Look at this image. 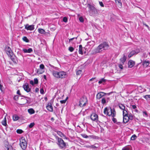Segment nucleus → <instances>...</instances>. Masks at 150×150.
Here are the masks:
<instances>
[{"label":"nucleus","instance_id":"1","mask_svg":"<svg viewBox=\"0 0 150 150\" xmlns=\"http://www.w3.org/2000/svg\"><path fill=\"white\" fill-rule=\"evenodd\" d=\"M109 47V45L108 43L106 42H103L93 50V53L96 54L100 52L103 50H107Z\"/></svg>","mask_w":150,"mask_h":150},{"label":"nucleus","instance_id":"2","mask_svg":"<svg viewBox=\"0 0 150 150\" xmlns=\"http://www.w3.org/2000/svg\"><path fill=\"white\" fill-rule=\"evenodd\" d=\"M52 73L54 76L58 79H64L67 76V73L63 71H57L53 70Z\"/></svg>","mask_w":150,"mask_h":150},{"label":"nucleus","instance_id":"3","mask_svg":"<svg viewBox=\"0 0 150 150\" xmlns=\"http://www.w3.org/2000/svg\"><path fill=\"white\" fill-rule=\"evenodd\" d=\"M104 113L105 114L112 117H115L116 115V112L115 109H112L111 107L105 108L104 110Z\"/></svg>","mask_w":150,"mask_h":150},{"label":"nucleus","instance_id":"4","mask_svg":"<svg viewBox=\"0 0 150 150\" xmlns=\"http://www.w3.org/2000/svg\"><path fill=\"white\" fill-rule=\"evenodd\" d=\"M87 98L86 96H83L79 100V106L81 107L85 106L87 103Z\"/></svg>","mask_w":150,"mask_h":150},{"label":"nucleus","instance_id":"5","mask_svg":"<svg viewBox=\"0 0 150 150\" xmlns=\"http://www.w3.org/2000/svg\"><path fill=\"white\" fill-rule=\"evenodd\" d=\"M20 144L22 149H25L26 148L27 142L24 137H21L20 140Z\"/></svg>","mask_w":150,"mask_h":150},{"label":"nucleus","instance_id":"6","mask_svg":"<svg viewBox=\"0 0 150 150\" xmlns=\"http://www.w3.org/2000/svg\"><path fill=\"white\" fill-rule=\"evenodd\" d=\"M58 142L57 144L60 148H65L67 147L66 143L62 139L58 138Z\"/></svg>","mask_w":150,"mask_h":150},{"label":"nucleus","instance_id":"7","mask_svg":"<svg viewBox=\"0 0 150 150\" xmlns=\"http://www.w3.org/2000/svg\"><path fill=\"white\" fill-rule=\"evenodd\" d=\"M112 93L113 92H111L109 93H106L103 92H101L97 93L96 96V97L97 99H100L105 95H109Z\"/></svg>","mask_w":150,"mask_h":150},{"label":"nucleus","instance_id":"8","mask_svg":"<svg viewBox=\"0 0 150 150\" xmlns=\"http://www.w3.org/2000/svg\"><path fill=\"white\" fill-rule=\"evenodd\" d=\"M125 111H123V122L124 123H127L129 120L128 119V112H126V114H125Z\"/></svg>","mask_w":150,"mask_h":150},{"label":"nucleus","instance_id":"9","mask_svg":"<svg viewBox=\"0 0 150 150\" xmlns=\"http://www.w3.org/2000/svg\"><path fill=\"white\" fill-rule=\"evenodd\" d=\"M23 87L24 90L27 92H29L31 91V87L27 83H26L23 85Z\"/></svg>","mask_w":150,"mask_h":150},{"label":"nucleus","instance_id":"10","mask_svg":"<svg viewBox=\"0 0 150 150\" xmlns=\"http://www.w3.org/2000/svg\"><path fill=\"white\" fill-rule=\"evenodd\" d=\"M5 51L8 56L11 55H13V54L11 48L8 46L6 47Z\"/></svg>","mask_w":150,"mask_h":150},{"label":"nucleus","instance_id":"11","mask_svg":"<svg viewBox=\"0 0 150 150\" xmlns=\"http://www.w3.org/2000/svg\"><path fill=\"white\" fill-rule=\"evenodd\" d=\"M91 118L93 121H97L98 120V116L96 113H93L91 115Z\"/></svg>","mask_w":150,"mask_h":150},{"label":"nucleus","instance_id":"12","mask_svg":"<svg viewBox=\"0 0 150 150\" xmlns=\"http://www.w3.org/2000/svg\"><path fill=\"white\" fill-rule=\"evenodd\" d=\"M25 28L27 30H33L34 29V25H29L27 24L25 25Z\"/></svg>","mask_w":150,"mask_h":150},{"label":"nucleus","instance_id":"13","mask_svg":"<svg viewBox=\"0 0 150 150\" xmlns=\"http://www.w3.org/2000/svg\"><path fill=\"white\" fill-rule=\"evenodd\" d=\"M88 6L90 9V11H92L94 13H95L96 12H97L96 9L93 6L89 4H88Z\"/></svg>","mask_w":150,"mask_h":150},{"label":"nucleus","instance_id":"14","mask_svg":"<svg viewBox=\"0 0 150 150\" xmlns=\"http://www.w3.org/2000/svg\"><path fill=\"white\" fill-rule=\"evenodd\" d=\"M47 109L50 112H52L53 111L52 106L51 103H49L46 106Z\"/></svg>","mask_w":150,"mask_h":150},{"label":"nucleus","instance_id":"15","mask_svg":"<svg viewBox=\"0 0 150 150\" xmlns=\"http://www.w3.org/2000/svg\"><path fill=\"white\" fill-rule=\"evenodd\" d=\"M9 57H10L11 59L14 63H17L18 61L16 59V57L13 54V55H11L9 56Z\"/></svg>","mask_w":150,"mask_h":150},{"label":"nucleus","instance_id":"16","mask_svg":"<svg viewBox=\"0 0 150 150\" xmlns=\"http://www.w3.org/2000/svg\"><path fill=\"white\" fill-rule=\"evenodd\" d=\"M119 108L122 110H123V111H126V112H127V109L125 108L124 105L122 104L119 103Z\"/></svg>","mask_w":150,"mask_h":150},{"label":"nucleus","instance_id":"17","mask_svg":"<svg viewBox=\"0 0 150 150\" xmlns=\"http://www.w3.org/2000/svg\"><path fill=\"white\" fill-rule=\"evenodd\" d=\"M135 64V62L132 60H129L128 62V65L129 67L130 68H132L133 67Z\"/></svg>","mask_w":150,"mask_h":150},{"label":"nucleus","instance_id":"18","mask_svg":"<svg viewBox=\"0 0 150 150\" xmlns=\"http://www.w3.org/2000/svg\"><path fill=\"white\" fill-rule=\"evenodd\" d=\"M23 51L25 53H30L33 51L32 49L31 48H29L28 49H23Z\"/></svg>","mask_w":150,"mask_h":150},{"label":"nucleus","instance_id":"19","mask_svg":"<svg viewBox=\"0 0 150 150\" xmlns=\"http://www.w3.org/2000/svg\"><path fill=\"white\" fill-rule=\"evenodd\" d=\"M126 59V57L124 54H123L122 58L120 59V62L121 64H124Z\"/></svg>","mask_w":150,"mask_h":150},{"label":"nucleus","instance_id":"20","mask_svg":"<svg viewBox=\"0 0 150 150\" xmlns=\"http://www.w3.org/2000/svg\"><path fill=\"white\" fill-rule=\"evenodd\" d=\"M137 53H136V52L135 51H132L129 54L128 57L129 58H130L134 54H136Z\"/></svg>","mask_w":150,"mask_h":150},{"label":"nucleus","instance_id":"21","mask_svg":"<svg viewBox=\"0 0 150 150\" xmlns=\"http://www.w3.org/2000/svg\"><path fill=\"white\" fill-rule=\"evenodd\" d=\"M115 3L119 7H121L122 2L121 0H115Z\"/></svg>","mask_w":150,"mask_h":150},{"label":"nucleus","instance_id":"22","mask_svg":"<svg viewBox=\"0 0 150 150\" xmlns=\"http://www.w3.org/2000/svg\"><path fill=\"white\" fill-rule=\"evenodd\" d=\"M82 47L81 45H80L79 46V52L80 54H81V55L83 54V53L82 51Z\"/></svg>","mask_w":150,"mask_h":150},{"label":"nucleus","instance_id":"23","mask_svg":"<svg viewBox=\"0 0 150 150\" xmlns=\"http://www.w3.org/2000/svg\"><path fill=\"white\" fill-rule=\"evenodd\" d=\"M149 64V61L145 60L143 62V65L146 66V67H148Z\"/></svg>","mask_w":150,"mask_h":150},{"label":"nucleus","instance_id":"24","mask_svg":"<svg viewBox=\"0 0 150 150\" xmlns=\"http://www.w3.org/2000/svg\"><path fill=\"white\" fill-rule=\"evenodd\" d=\"M28 112L30 114H32L35 113V111L33 108H30L28 110Z\"/></svg>","mask_w":150,"mask_h":150},{"label":"nucleus","instance_id":"25","mask_svg":"<svg viewBox=\"0 0 150 150\" xmlns=\"http://www.w3.org/2000/svg\"><path fill=\"white\" fill-rule=\"evenodd\" d=\"M1 123L2 125L5 126H6L7 125L6 123V117H5L4 118V120L2 121Z\"/></svg>","mask_w":150,"mask_h":150},{"label":"nucleus","instance_id":"26","mask_svg":"<svg viewBox=\"0 0 150 150\" xmlns=\"http://www.w3.org/2000/svg\"><path fill=\"white\" fill-rule=\"evenodd\" d=\"M38 32L42 34H45L46 33V32L45 30L42 28H39L38 29Z\"/></svg>","mask_w":150,"mask_h":150},{"label":"nucleus","instance_id":"27","mask_svg":"<svg viewBox=\"0 0 150 150\" xmlns=\"http://www.w3.org/2000/svg\"><path fill=\"white\" fill-rule=\"evenodd\" d=\"M21 96V97H23L24 98H25L26 99H25V100H26V103H30V102L29 100H30V98L29 97H26V96H23V95H20Z\"/></svg>","mask_w":150,"mask_h":150},{"label":"nucleus","instance_id":"28","mask_svg":"<svg viewBox=\"0 0 150 150\" xmlns=\"http://www.w3.org/2000/svg\"><path fill=\"white\" fill-rule=\"evenodd\" d=\"M22 39H23V41H25L26 42H29V41L28 40V39L25 36H24L23 37Z\"/></svg>","mask_w":150,"mask_h":150},{"label":"nucleus","instance_id":"29","mask_svg":"<svg viewBox=\"0 0 150 150\" xmlns=\"http://www.w3.org/2000/svg\"><path fill=\"white\" fill-rule=\"evenodd\" d=\"M13 120L14 121H16L19 119V117L16 115H15L13 116Z\"/></svg>","mask_w":150,"mask_h":150},{"label":"nucleus","instance_id":"30","mask_svg":"<svg viewBox=\"0 0 150 150\" xmlns=\"http://www.w3.org/2000/svg\"><path fill=\"white\" fill-rule=\"evenodd\" d=\"M137 138V137L135 134H134L132 136L131 138V140H134Z\"/></svg>","mask_w":150,"mask_h":150},{"label":"nucleus","instance_id":"31","mask_svg":"<svg viewBox=\"0 0 150 150\" xmlns=\"http://www.w3.org/2000/svg\"><path fill=\"white\" fill-rule=\"evenodd\" d=\"M106 103V99L105 98H103L101 100V103L103 104H105Z\"/></svg>","mask_w":150,"mask_h":150},{"label":"nucleus","instance_id":"32","mask_svg":"<svg viewBox=\"0 0 150 150\" xmlns=\"http://www.w3.org/2000/svg\"><path fill=\"white\" fill-rule=\"evenodd\" d=\"M106 80L104 79V78H102L98 81V83L99 84H101L103 82H105L106 81Z\"/></svg>","mask_w":150,"mask_h":150},{"label":"nucleus","instance_id":"33","mask_svg":"<svg viewBox=\"0 0 150 150\" xmlns=\"http://www.w3.org/2000/svg\"><path fill=\"white\" fill-rule=\"evenodd\" d=\"M68 97H67L66 98L65 100H60V103L62 104L65 103L66 102L68 99Z\"/></svg>","mask_w":150,"mask_h":150},{"label":"nucleus","instance_id":"34","mask_svg":"<svg viewBox=\"0 0 150 150\" xmlns=\"http://www.w3.org/2000/svg\"><path fill=\"white\" fill-rule=\"evenodd\" d=\"M144 97L146 100H148L149 98L150 99V95H146L144 96Z\"/></svg>","mask_w":150,"mask_h":150},{"label":"nucleus","instance_id":"35","mask_svg":"<svg viewBox=\"0 0 150 150\" xmlns=\"http://www.w3.org/2000/svg\"><path fill=\"white\" fill-rule=\"evenodd\" d=\"M57 134L59 136H60L61 137H62V136L64 135L61 132L58 131L57 132Z\"/></svg>","mask_w":150,"mask_h":150},{"label":"nucleus","instance_id":"36","mask_svg":"<svg viewBox=\"0 0 150 150\" xmlns=\"http://www.w3.org/2000/svg\"><path fill=\"white\" fill-rule=\"evenodd\" d=\"M23 132V131L21 129H18L16 130V132L18 134H21Z\"/></svg>","mask_w":150,"mask_h":150},{"label":"nucleus","instance_id":"37","mask_svg":"<svg viewBox=\"0 0 150 150\" xmlns=\"http://www.w3.org/2000/svg\"><path fill=\"white\" fill-rule=\"evenodd\" d=\"M130 148L128 146H126L122 148V150H129Z\"/></svg>","mask_w":150,"mask_h":150},{"label":"nucleus","instance_id":"38","mask_svg":"<svg viewBox=\"0 0 150 150\" xmlns=\"http://www.w3.org/2000/svg\"><path fill=\"white\" fill-rule=\"evenodd\" d=\"M35 125V123L34 122L31 123L28 126L30 128H32Z\"/></svg>","mask_w":150,"mask_h":150},{"label":"nucleus","instance_id":"39","mask_svg":"<svg viewBox=\"0 0 150 150\" xmlns=\"http://www.w3.org/2000/svg\"><path fill=\"white\" fill-rule=\"evenodd\" d=\"M128 119L129 120H132L133 119V117L132 116V114H129V115H128Z\"/></svg>","mask_w":150,"mask_h":150},{"label":"nucleus","instance_id":"40","mask_svg":"<svg viewBox=\"0 0 150 150\" xmlns=\"http://www.w3.org/2000/svg\"><path fill=\"white\" fill-rule=\"evenodd\" d=\"M67 21H68L67 18L66 17H65L63 18V21L64 22L66 23L67 22Z\"/></svg>","mask_w":150,"mask_h":150},{"label":"nucleus","instance_id":"41","mask_svg":"<svg viewBox=\"0 0 150 150\" xmlns=\"http://www.w3.org/2000/svg\"><path fill=\"white\" fill-rule=\"evenodd\" d=\"M74 48L71 47H70L69 48V50L71 52H73L74 51Z\"/></svg>","mask_w":150,"mask_h":150},{"label":"nucleus","instance_id":"42","mask_svg":"<svg viewBox=\"0 0 150 150\" xmlns=\"http://www.w3.org/2000/svg\"><path fill=\"white\" fill-rule=\"evenodd\" d=\"M34 83L35 84H37L38 83V80L37 78H35L34 79Z\"/></svg>","mask_w":150,"mask_h":150},{"label":"nucleus","instance_id":"43","mask_svg":"<svg viewBox=\"0 0 150 150\" xmlns=\"http://www.w3.org/2000/svg\"><path fill=\"white\" fill-rule=\"evenodd\" d=\"M132 108L133 109H135V111L136 112H138L137 110L136 109V108H137V106L135 105H132Z\"/></svg>","mask_w":150,"mask_h":150},{"label":"nucleus","instance_id":"44","mask_svg":"<svg viewBox=\"0 0 150 150\" xmlns=\"http://www.w3.org/2000/svg\"><path fill=\"white\" fill-rule=\"evenodd\" d=\"M45 67L44 66L43 64H41L40 66V69H43Z\"/></svg>","mask_w":150,"mask_h":150},{"label":"nucleus","instance_id":"45","mask_svg":"<svg viewBox=\"0 0 150 150\" xmlns=\"http://www.w3.org/2000/svg\"><path fill=\"white\" fill-rule=\"evenodd\" d=\"M79 20L81 22H83L84 21V20L83 18L82 17H80Z\"/></svg>","mask_w":150,"mask_h":150},{"label":"nucleus","instance_id":"46","mask_svg":"<svg viewBox=\"0 0 150 150\" xmlns=\"http://www.w3.org/2000/svg\"><path fill=\"white\" fill-rule=\"evenodd\" d=\"M82 72L81 70H79L76 72V74L77 75H79L81 74Z\"/></svg>","mask_w":150,"mask_h":150},{"label":"nucleus","instance_id":"47","mask_svg":"<svg viewBox=\"0 0 150 150\" xmlns=\"http://www.w3.org/2000/svg\"><path fill=\"white\" fill-rule=\"evenodd\" d=\"M99 4L102 7H103L104 6V5L102 2L99 1Z\"/></svg>","mask_w":150,"mask_h":150},{"label":"nucleus","instance_id":"48","mask_svg":"<svg viewBox=\"0 0 150 150\" xmlns=\"http://www.w3.org/2000/svg\"><path fill=\"white\" fill-rule=\"evenodd\" d=\"M77 37L76 38H73L69 39V42H70L72 40H73L74 39H75L76 40L77 39Z\"/></svg>","mask_w":150,"mask_h":150},{"label":"nucleus","instance_id":"49","mask_svg":"<svg viewBox=\"0 0 150 150\" xmlns=\"http://www.w3.org/2000/svg\"><path fill=\"white\" fill-rule=\"evenodd\" d=\"M37 73L39 74H40L42 73V72L39 69H38Z\"/></svg>","mask_w":150,"mask_h":150},{"label":"nucleus","instance_id":"50","mask_svg":"<svg viewBox=\"0 0 150 150\" xmlns=\"http://www.w3.org/2000/svg\"><path fill=\"white\" fill-rule=\"evenodd\" d=\"M18 98V96H15L14 97V99L15 100H17Z\"/></svg>","mask_w":150,"mask_h":150},{"label":"nucleus","instance_id":"51","mask_svg":"<svg viewBox=\"0 0 150 150\" xmlns=\"http://www.w3.org/2000/svg\"><path fill=\"white\" fill-rule=\"evenodd\" d=\"M112 120L113 122L114 123L116 122L117 121L116 119L115 118H114V117H113L112 118Z\"/></svg>","mask_w":150,"mask_h":150},{"label":"nucleus","instance_id":"52","mask_svg":"<svg viewBox=\"0 0 150 150\" xmlns=\"http://www.w3.org/2000/svg\"><path fill=\"white\" fill-rule=\"evenodd\" d=\"M40 92L41 94H43L44 93V91L43 89L41 88L40 90Z\"/></svg>","mask_w":150,"mask_h":150},{"label":"nucleus","instance_id":"53","mask_svg":"<svg viewBox=\"0 0 150 150\" xmlns=\"http://www.w3.org/2000/svg\"><path fill=\"white\" fill-rule=\"evenodd\" d=\"M122 64H121L119 65V68L121 69H123Z\"/></svg>","mask_w":150,"mask_h":150},{"label":"nucleus","instance_id":"54","mask_svg":"<svg viewBox=\"0 0 150 150\" xmlns=\"http://www.w3.org/2000/svg\"><path fill=\"white\" fill-rule=\"evenodd\" d=\"M143 113L144 114V115H145L146 117L148 116V114L146 111H144Z\"/></svg>","mask_w":150,"mask_h":150},{"label":"nucleus","instance_id":"55","mask_svg":"<svg viewBox=\"0 0 150 150\" xmlns=\"http://www.w3.org/2000/svg\"><path fill=\"white\" fill-rule=\"evenodd\" d=\"M17 94L19 95H21V94L20 92V90H18L17 91Z\"/></svg>","mask_w":150,"mask_h":150},{"label":"nucleus","instance_id":"56","mask_svg":"<svg viewBox=\"0 0 150 150\" xmlns=\"http://www.w3.org/2000/svg\"><path fill=\"white\" fill-rule=\"evenodd\" d=\"M82 136L83 137L85 138H87L88 137V136L86 134H83L82 135Z\"/></svg>","mask_w":150,"mask_h":150},{"label":"nucleus","instance_id":"57","mask_svg":"<svg viewBox=\"0 0 150 150\" xmlns=\"http://www.w3.org/2000/svg\"><path fill=\"white\" fill-rule=\"evenodd\" d=\"M30 84H31V85H34V82L32 80H31L30 81Z\"/></svg>","mask_w":150,"mask_h":150},{"label":"nucleus","instance_id":"58","mask_svg":"<svg viewBox=\"0 0 150 150\" xmlns=\"http://www.w3.org/2000/svg\"><path fill=\"white\" fill-rule=\"evenodd\" d=\"M3 87L2 85L1 84H0V90L1 91H2V87Z\"/></svg>","mask_w":150,"mask_h":150},{"label":"nucleus","instance_id":"59","mask_svg":"<svg viewBox=\"0 0 150 150\" xmlns=\"http://www.w3.org/2000/svg\"><path fill=\"white\" fill-rule=\"evenodd\" d=\"M96 79V78H93L90 79L89 81H91L93 80V79Z\"/></svg>","mask_w":150,"mask_h":150},{"label":"nucleus","instance_id":"60","mask_svg":"<svg viewBox=\"0 0 150 150\" xmlns=\"http://www.w3.org/2000/svg\"><path fill=\"white\" fill-rule=\"evenodd\" d=\"M43 78L45 79H46V75H44L43 76Z\"/></svg>","mask_w":150,"mask_h":150},{"label":"nucleus","instance_id":"61","mask_svg":"<svg viewBox=\"0 0 150 150\" xmlns=\"http://www.w3.org/2000/svg\"><path fill=\"white\" fill-rule=\"evenodd\" d=\"M93 138L94 139H96L97 138V137L96 136H93Z\"/></svg>","mask_w":150,"mask_h":150},{"label":"nucleus","instance_id":"62","mask_svg":"<svg viewBox=\"0 0 150 150\" xmlns=\"http://www.w3.org/2000/svg\"><path fill=\"white\" fill-rule=\"evenodd\" d=\"M143 24L144 25H145L146 27H149L146 24H144V23H143Z\"/></svg>","mask_w":150,"mask_h":150},{"label":"nucleus","instance_id":"63","mask_svg":"<svg viewBox=\"0 0 150 150\" xmlns=\"http://www.w3.org/2000/svg\"><path fill=\"white\" fill-rule=\"evenodd\" d=\"M59 104L58 103H57L56 104V106H59Z\"/></svg>","mask_w":150,"mask_h":150},{"label":"nucleus","instance_id":"64","mask_svg":"<svg viewBox=\"0 0 150 150\" xmlns=\"http://www.w3.org/2000/svg\"><path fill=\"white\" fill-rule=\"evenodd\" d=\"M109 98H106V99L109 100Z\"/></svg>","mask_w":150,"mask_h":150}]
</instances>
